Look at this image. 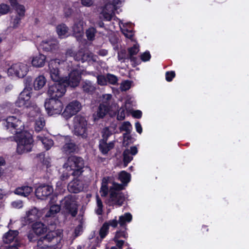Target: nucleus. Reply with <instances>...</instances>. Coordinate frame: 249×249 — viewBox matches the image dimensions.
<instances>
[{
  "instance_id": "f257e3e1",
  "label": "nucleus",
  "mask_w": 249,
  "mask_h": 249,
  "mask_svg": "<svg viewBox=\"0 0 249 249\" xmlns=\"http://www.w3.org/2000/svg\"><path fill=\"white\" fill-rule=\"evenodd\" d=\"M6 129L17 135L15 139L17 142V152L20 154L30 152L33 146V139L30 133L23 132L24 124L21 118L9 116L3 123Z\"/></svg>"
},
{
  "instance_id": "f03ea898",
  "label": "nucleus",
  "mask_w": 249,
  "mask_h": 249,
  "mask_svg": "<svg viewBox=\"0 0 249 249\" xmlns=\"http://www.w3.org/2000/svg\"><path fill=\"white\" fill-rule=\"evenodd\" d=\"M58 59H52L49 62V71L52 80L53 81H61L65 87H77L80 82L81 76L78 71H71L68 77H61L58 67L64 63Z\"/></svg>"
},
{
  "instance_id": "7ed1b4c3",
  "label": "nucleus",
  "mask_w": 249,
  "mask_h": 249,
  "mask_svg": "<svg viewBox=\"0 0 249 249\" xmlns=\"http://www.w3.org/2000/svg\"><path fill=\"white\" fill-rule=\"evenodd\" d=\"M63 167L67 171H71V175L79 177L84 171V160L80 157L71 156L64 164Z\"/></svg>"
},
{
  "instance_id": "20e7f679",
  "label": "nucleus",
  "mask_w": 249,
  "mask_h": 249,
  "mask_svg": "<svg viewBox=\"0 0 249 249\" xmlns=\"http://www.w3.org/2000/svg\"><path fill=\"white\" fill-rule=\"evenodd\" d=\"M60 205L66 215L75 217L78 212V204L75 195H69L60 200Z\"/></svg>"
},
{
  "instance_id": "39448f33",
  "label": "nucleus",
  "mask_w": 249,
  "mask_h": 249,
  "mask_svg": "<svg viewBox=\"0 0 249 249\" xmlns=\"http://www.w3.org/2000/svg\"><path fill=\"white\" fill-rule=\"evenodd\" d=\"M123 189V185L117 183H113L110 187L109 203L110 205H122L125 200L124 195L121 192Z\"/></svg>"
},
{
  "instance_id": "423d86ee",
  "label": "nucleus",
  "mask_w": 249,
  "mask_h": 249,
  "mask_svg": "<svg viewBox=\"0 0 249 249\" xmlns=\"http://www.w3.org/2000/svg\"><path fill=\"white\" fill-rule=\"evenodd\" d=\"M87 120L86 118L81 115L75 116L73 120L74 133L83 138L87 137Z\"/></svg>"
},
{
  "instance_id": "0eeeda50",
  "label": "nucleus",
  "mask_w": 249,
  "mask_h": 249,
  "mask_svg": "<svg viewBox=\"0 0 249 249\" xmlns=\"http://www.w3.org/2000/svg\"><path fill=\"white\" fill-rule=\"evenodd\" d=\"M61 232L58 231H51L45 236L37 239V247L40 249H47L51 246V243L53 240H60Z\"/></svg>"
},
{
  "instance_id": "6e6552de",
  "label": "nucleus",
  "mask_w": 249,
  "mask_h": 249,
  "mask_svg": "<svg viewBox=\"0 0 249 249\" xmlns=\"http://www.w3.org/2000/svg\"><path fill=\"white\" fill-rule=\"evenodd\" d=\"M44 107L49 115L60 114L63 106L61 101L58 99L50 98L46 102Z\"/></svg>"
},
{
  "instance_id": "1a4fd4ad",
  "label": "nucleus",
  "mask_w": 249,
  "mask_h": 249,
  "mask_svg": "<svg viewBox=\"0 0 249 249\" xmlns=\"http://www.w3.org/2000/svg\"><path fill=\"white\" fill-rule=\"evenodd\" d=\"M54 82L55 83L49 86L48 94L51 98L58 99L65 94L66 87L61 81Z\"/></svg>"
},
{
  "instance_id": "9d476101",
  "label": "nucleus",
  "mask_w": 249,
  "mask_h": 249,
  "mask_svg": "<svg viewBox=\"0 0 249 249\" xmlns=\"http://www.w3.org/2000/svg\"><path fill=\"white\" fill-rule=\"evenodd\" d=\"M28 71V67L26 64L18 63L12 65L8 69V73L15 75L19 78L24 77Z\"/></svg>"
},
{
  "instance_id": "9b49d317",
  "label": "nucleus",
  "mask_w": 249,
  "mask_h": 249,
  "mask_svg": "<svg viewBox=\"0 0 249 249\" xmlns=\"http://www.w3.org/2000/svg\"><path fill=\"white\" fill-rule=\"evenodd\" d=\"M32 90V89L30 87L24 88L15 102L17 107H26L27 106H29V104L31 102L29 100L31 97Z\"/></svg>"
},
{
  "instance_id": "f8f14e48",
  "label": "nucleus",
  "mask_w": 249,
  "mask_h": 249,
  "mask_svg": "<svg viewBox=\"0 0 249 249\" xmlns=\"http://www.w3.org/2000/svg\"><path fill=\"white\" fill-rule=\"evenodd\" d=\"M81 108L82 106L79 102L73 101L66 106L63 114L67 118H70L78 112Z\"/></svg>"
},
{
  "instance_id": "ddd939ff",
  "label": "nucleus",
  "mask_w": 249,
  "mask_h": 249,
  "mask_svg": "<svg viewBox=\"0 0 249 249\" xmlns=\"http://www.w3.org/2000/svg\"><path fill=\"white\" fill-rule=\"evenodd\" d=\"M39 47L45 52L53 53L58 49V42L54 38L47 39L42 41Z\"/></svg>"
},
{
  "instance_id": "4468645a",
  "label": "nucleus",
  "mask_w": 249,
  "mask_h": 249,
  "mask_svg": "<svg viewBox=\"0 0 249 249\" xmlns=\"http://www.w3.org/2000/svg\"><path fill=\"white\" fill-rule=\"evenodd\" d=\"M53 189L51 186L43 184L36 189L35 194L37 198L45 199L53 193Z\"/></svg>"
},
{
  "instance_id": "2eb2a0df",
  "label": "nucleus",
  "mask_w": 249,
  "mask_h": 249,
  "mask_svg": "<svg viewBox=\"0 0 249 249\" xmlns=\"http://www.w3.org/2000/svg\"><path fill=\"white\" fill-rule=\"evenodd\" d=\"M83 182L77 178L71 181L68 185V189L69 192L73 193H78L83 191Z\"/></svg>"
},
{
  "instance_id": "dca6fc26",
  "label": "nucleus",
  "mask_w": 249,
  "mask_h": 249,
  "mask_svg": "<svg viewBox=\"0 0 249 249\" xmlns=\"http://www.w3.org/2000/svg\"><path fill=\"white\" fill-rule=\"evenodd\" d=\"M139 46L137 44H135L133 47L128 49V54L127 55V58L130 59L132 63V65L135 67L140 63V60L136 57L133 55H136L139 52Z\"/></svg>"
},
{
  "instance_id": "f3484780",
  "label": "nucleus",
  "mask_w": 249,
  "mask_h": 249,
  "mask_svg": "<svg viewBox=\"0 0 249 249\" xmlns=\"http://www.w3.org/2000/svg\"><path fill=\"white\" fill-rule=\"evenodd\" d=\"M114 5L113 4L107 3L103 8L101 15L105 20L109 21L111 19L114 15Z\"/></svg>"
},
{
  "instance_id": "a211bd4d",
  "label": "nucleus",
  "mask_w": 249,
  "mask_h": 249,
  "mask_svg": "<svg viewBox=\"0 0 249 249\" xmlns=\"http://www.w3.org/2000/svg\"><path fill=\"white\" fill-rule=\"evenodd\" d=\"M138 153V149L136 146L131 147L130 149H125L123 152V160L124 167L127 166L132 160V156L135 155Z\"/></svg>"
},
{
  "instance_id": "6ab92c4d",
  "label": "nucleus",
  "mask_w": 249,
  "mask_h": 249,
  "mask_svg": "<svg viewBox=\"0 0 249 249\" xmlns=\"http://www.w3.org/2000/svg\"><path fill=\"white\" fill-rule=\"evenodd\" d=\"M132 129V126L129 122H125L123 123L122 125L120 127L121 131H125L126 133L124 134V142L123 145L125 146L128 145L129 142L127 141L131 138L129 134L130 133Z\"/></svg>"
},
{
  "instance_id": "aec40b11",
  "label": "nucleus",
  "mask_w": 249,
  "mask_h": 249,
  "mask_svg": "<svg viewBox=\"0 0 249 249\" xmlns=\"http://www.w3.org/2000/svg\"><path fill=\"white\" fill-rule=\"evenodd\" d=\"M73 34L76 36H80L84 33V21L81 18H78L74 20V24L72 27Z\"/></svg>"
},
{
  "instance_id": "412c9836",
  "label": "nucleus",
  "mask_w": 249,
  "mask_h": 249,
  "mask_svg": "<svg viewBox=\"0 0 249 249\" xmlns=\"http://www.w3.org/2000/svg\"><path fill=\"white\" fill-rule=\"evenodd\" d=\"M47 133H42L36 136V139L38 142H40L43 145L44 148L49 150L53 145V141L49 137L46 136Z\"/></svg>"
},
{
  "instance_id": "4be33fe9",
  "label": "nucleus",
  "mask_w": 249,
  "mask_h": 249,
  "mask_svg": "<svg viewBox=\"0 0 249 249\" xmlns=\"http://www.w3.org/2000/svg\"><path fill=\"white\" fill-rule=\"evenodd\" d=\"M18 231L17 230H9L5 233L2 237L3 241L5 244H9L13 241H15V243L18 242Z\"/></svg>"
},
{
  "instance_id": "5701e85b",
  "label": "nucleus",
  "mask_w": 249,
  "mask_h": 249,
  "mask_svg": "<svg viewBox=\"0 0 249 249\" xmlns=\"http://www.w3.org/2000/svg\"><path fill=\"white\" fill-rule=\"evenodd\" d=\"M33 191V188L28 186H22L15 189L14 193L19 196L26 197Z\"/></svg>"
},
{
  "instance_id": "b1692460",
  "label": "nucleus",
  "mask_w": 249,
  "mask_h": 249,
  "mask_svg": "<svg viewBox=\"0 0 249 249\" xmlns=\"http://www.w3.org/2000/svg\"><path fill=\"white\" fill-rule=\"evenodd\" d=\"M46 57L42 54H39L33 58L32 64L36 67H42L45 63Z\"/></svg>"
},
{
  "instance_id": "393cba45",
  "label": "nucleus",
  "mask_w": 249,
  "mask_h": 249,
  "mask_svg": "<svg viewBox=\"0 0 249 249\" xmlns=\"http://www.w3.org/2000/svg\"><path fill=\"white\" fill-rule=\"evenodd\" d=\"M104 105V104H100L96 112L94 114L95 120L103 118L109 111L110 108Z\"/></svg>"
},
{
  "instance_id": "a878e982",
  "label": "nucleus",
  "mask_w": 249,
  "mask_h": 249,
  "mask_svg": "<svg viewBox=\"0 0 249 249\" xmlns=\"http://www.w3.org/2000/svg\"><path fill=\"white\" fill-rule=\"evenodd\" d=\"M114 146V143L111 142L107 143V141L105 140H101L99 144V149L102 153L104 154L107 153V152L112 149Z\"/></svg>"
},
{
  "instance_id": "bb28decb",
  "label": "nucleus",
  "mask_w": 249,
  "mask_h": 249,
  "mask_svg": "<svg viewBox=\"0 0 249 249\" xmlns=\"http://www.w3.org/2000/svg\"><path fill=\"white\" fill-rule=\"evenodd\" d=\"M132 219V216L130 213H125L124 215L119 216L118 220L119 224L122 228L125 229V228H126V224L130 222Z\"/></svg>"
},
{
  "instance_id": "cd10ccee",
  "label": "nucleus",
  "mask_w": 249,
  "mask_h": 249,
  "mask_svg": "<svg viewBox=\"0 0 249 249\" xmlns=\"http://www.w3.org/2000/svg\"><path fill=\"white\" fill-rule=\"evenodd\" d=\"M41 216V213L36 208L31 209L27 213V220L30 222L38 219Z\"/></svg>"
},
{
  "instance_id": "c85d7f7f",
  "label": "nucleus",
  "mask_w": 249,
  "mask_h": 249,
  "mask_svg": "<svg viewBox=\"0 0 249 249\" xmlns=\"http://www.w3.org/2000/svg\"><path fill=\"white\" fill-rule=\"evenodd\" d=\"M33 230L36 235H41L46 232L47 227L41 222H36L33 225Z\"/></svg>"
},
{
  "instance_id": "c756f323",
  "label": "nucleus",
  "mask_w": 249,
  "mask_h": 249,
  "mask_svg": "<svg viewBox=\"0 0 249 249\" xmlns=\"http://www.w3.org/2000/svg\"><path fill=\"white\" fill-rule=\"evenodd\" d=\"M82 89L84 92L91 94L96 90V87L91 81L86 80L82 83Z\"/></svg>"
},
{
  "instance_id": "7c9ffc66",
  "label": "nucleus",
  "mask_w": 249,
  "mask_h": 249,
  "mask_svg": "<svg viewBox=\"0 0 249 249\" xmlns=\"http://www.w3.org/2000/svg\"><path fill=\"white\" fill-rule=\"evenodd\" d=\"M26 108L29 109V116L32 117L37 116L39 115L40 113L39 107L34 103L30 102L29 104V106H27Z\"/></svg>"
},
{
  "instance_id": "2f4dec72",
  "label": "nucleus",
  "mask_w": 249,
  "mask_h": 249,
  "mask_svg": "<svg viewBox=\"0 0 249 249\" xmlns=\"http://www.w3.org/2000/svg\"><path fill=\"white\" fill-rule=\"evenodd\" d=\"M76 148L77 147L75 144L71 141H70L63 146L62 150L63 152L68 155L75 152Z\"/></svg>"
},
{
  "instance_id": "473e14b6",
  "label": "nucleus",
  "mask_w": 249,
  "mask_h": 249,
  "mask_svg": "<svg viewBox=\"0 0 249 249\" xmlns=\"http://www.w3.org/2000/svg\"><path fill=\"white\" fill-rule=\"evenodd\" d=\"M46 80L43 75H39L34 81V86L36 90H39L42 88L45 85Z\"/></svg>"
},
{
  "instance_id": "72a5a7b5",
  "label": "nucleus",
  "mask_w": 249,
  "mask_h": 249,
  "mask_svg": "<svg viewBox=\"0 0 249 249\" xmlns=\"http://www.w3.org/2000/svg\"><path fill=\"white\" fill-rule=\"evenodd\" d=\"M45 124V122L44 118L43 117H39V118L35 122V131L37 132L42 131L43 133H47L46 131L43 130Z\"/></svg>"
},
{
  "instance_id": "f704fd0d",
  "label": "nucleus",
  "mask_w": 249,
  "mask_h": 249,
  "mask_svg": "<svg viewBox=\"0 0 249 249\" xmlns=\"http://www.w3.org/2000/svg\"><path fill=\"white\" fill-rule=\"evenodd\" d=\"M84 51V50L81 49L77 52L76 53H74L71 50H69L67 51L66 53V56L67 57L72 56L73 57L74 60L78 61H81L82 62Z\"/></svg>"
},
{
  "instance_id": "c9c22d12",
  "label": "nucleus",
  "mask_w": 249,
  "mask_h": 249,
  "mask_svg": "<svg viewBox=\"0 0 249 249\" xmlns=\"http://www.w3.org/2000/svg\"><path fill=\"white\" fill-rule=\"evenodd\" d=\"M100 104H104L105 106L110 107L112 102V95L110 94H104L100 97Z\"/></svg>"
},
{
  "instance_id": "e433bc0d",
  "label": "nucleus",
  "mask_w": 249,
  "mask_h": 249,
  "mask_svg": "<svg viewBox=\"0 0 249 249\" xmlns=\"http://www.w3.org/2000/svg\"><path fill=\"white\" fill-rule=\"evenodd\" d=\"M69 28L65 24H61L56 27V32L61 38H63L66 36L68 32Z\"/></svg>"
},
{
  "instance_id": "4c0bfd02",
  "label": "nucleus",
  "mask_w": 249,
  "mask_h": 249,
  "mask_svg": "<svg viewBox=\"0 0 249 249\" xmlns=\"http://www.w3.org/2000/svg\"><path fill=\"white\" fill-rule=\"evenodd\" d=\"M97 56L93 54L89 51H84L82 62L88 61L89 63H92L97 61Z\"/></svg>"
},
{
  "instance_id": "58836bf2",
  "label": "nucleus",
  "mask_w": 249,
  "mask_h": 249,
  "mask_svg": "<svg viewBox=\"0 0 249 249\" xmlns=\"http://www.w3.org/2000/svg\"><path fill=\"white\" fill-rule=\"evenodd\" d=\"M61 205H53L50 207V210L45 214L46 217H53L60 211Z\"/></svg>"
},
{
  "instance_id": "ea45409f",
  "label": "nucleus",
  "mask_w": 249,
  "mask_h": 249,
  "mask_svg": "<svg viewBox=\"0 0 249 249\" xmlns=\"http://www.w3.org/2000/svg\"><path fill=\"white\" fill-rule=\"evenodd\" d=\"M130 175L124 171H122L119 174V178L124 184L128 183L130 180Z\"/></svg>"
},
{
  "instance_id": "a19ab883",
  "label": "nucleus",
  "mask_w": 249,
  "mask_h": 249,
  "mask_svg": "<svg viewBox=\"0 0 249 249\" xmlns=\"http://www.w3.org/2000/svg\"><path fill=\"white\" fill-rule=\"evenodd\" d=\"M101 195L102 196H106L108 192V188L107 187V179L104 178L102 180V186L100 189Z\"/></svg>"
},
{
  "instance_id": "79ce46f5",
  "label": "nucleus",
  "mask_w": 249,
  "mask_h": 249,
  "mask_svg": "<svg viewBox=\"0 0 249 249\" xmlns=\"http://www.w3.org/2000/svg\"><path fill=\"white\" fill-rule=\"evenodd\" d=\"M126 228L125 229L122 228V229L117 231L116 232L114 240L119 239L121 238H124L126 239L128 237V234L126 232Z\"/></svg>"
},
{
  "instance_id": "37998d69",
  "label": "nucleus",
  "mask_w": 249,
  "mask_h": 249,
  "mask_svg": "<svg viewBox=\"0 0 249 249\" xmlns=\"http://www.w3.org/2000/svg\"><path fill=\"white\" fill-rule=\"evenodd\" d=\"M108 227L107 223H104L99 231V235L101 239H103L108 232Z\"/></svg>"
},
{
  "instance_id": "c03bdc74",
  "label": "nucleus",
  "mask_w": 249,
  "mask_h": 249,
  "mask_svg": "<svg viewBox=\"0 0 249 249\" xmlns=\"http://www.w3.org/2000/svg\"><path fill=\"white\" fill-rule=\"evenodd\" d=\"M96 33V29L93 27L89 28L86 31V36L89 40H92L94 39Z\"/></svg>"
},
{
  "instance_id": "a18cd8bd",
  "label": "nucleus",
  "mask_w": 249,
  "mask_h": 249,
  "mask_svg": "<svg viewBox=\"0 0 249 249\" xmlns=\"http://www.w3.org/2000/svg\"><path fill=\"white\" fill-rule=\"evenodd\" d=\"M107 82H108L109 84L113 85H116L117 84L118 79L117 77L115 75L108 73L107 75Z\"/></svg>"
},
{
  "instance_id": "49530a36",
  "label": "nucleus",
  "mask_w": 249,
  "mask_h": 249,
  "mask_svg": "<svg viewBox=\"0 0 249 249\" xmlns=\"http://www.w3.org/2000/svg\"><path fill=\"white\" fill-rule=\"evenodd\" d=\"M14 6H15L16 10L19 17H23L25 11L24 6L22 5L17 4V3Z\"/></svg>"
},
{
  "instance_id": "de8ad7c7",
  "label": "nucleus",
  "mask_w": 249,
  "mask_h": 249,
  "mask_svg": "<svg viewBox=\"0 0 249 249\" xmlns=\"http://www.w3.org/2000/svg\"><path fill=\"white\" fill-rule=\"evenodd\" d=\"M131 86V81L125 80L122 82L120 85V89L122 91H126L130 88Z\"/></svg>"
},
{
  "instance_id": "09e8293b",
  "label": "nucleus",
  "mask_w": 249,
  "mask_h": 249,
  "mask_svg": "<svg viewBox=\"0 0 249 249\" xmlns=\"http://www.w3.org/2000/svg\"><path fill=\"white\" fill-rule=\"evenodd\" d=\"M96 203L97 206L96 213L99 215L101 214L103 212V204L98 196H96Z\"/></svg>"
},
{
  "instance_id": "8fccbe9b",
  "label": "nucleus",
  "mask_w": 249,
  "mask_h": 249,
  "mask_svg": "<svg viewBox=\"0 0 249 249\" xmlns=\"http://www.w3.org/2000/svg\"><path fill=\"white\" fill-rule=\"evenodd\" d=\"M102 137L103 139L102 140H105V141L107 140L108 138L111 135L112 132L109 130L108 127L104 128L102 130Z\"/></svg>"
},
{
  "instance_id": "3c124183",
  "label": "nucleus",
  "mask_w": 249,
  "mask_h": 249,
  "mask_svg": "<svg viewBox=\"0 0 249 249\" xmlns=\"http://www.w3.org/2000/svg\"><path fill=\"white\" fill-rule=\"evenodd\" d=\"M118 59L121 62H124L125 59H128L125 50H122L118 53Z\"/></svg>"
},
{
  "instance_id": "603ef678",
  "label": "nucleus",
  "mask_w": 249,
  "mask_h": 249,
  "mask_svg": "<svg viewBox=\"0 0 249 249\" xmlns=\"http://www.w3.org/2000/svg\"><path fill=\"white\" fill-rule=\"evenodd\" d=\"M97 83L101 86H104L107 84V76L104 75H99L97 77Z\"/></svg>"
},
{
  "instance_id": "864d4df0",
  "label": "nucleus",
  "mask_w": 249,
  "mask_h": 249,
  "mask_svg": "<svg viewBox=\"0 0 249 249\" xmlns=\"http://www.w3.org/2000/svg\"><path fill=\"white\" fill-rule=\"evenodd\" d=\"M9 6L6 4H1L0 5V13L1 14H6L9 11Z\"/></svg>"
},
{
  "instance_id": "5fc2aeb1",
  "label": "nucleus",
  "mask_w": 249,
  "mask_h": 249,
  "mask_svg": "<svg viewBox=\"0 0 249 249\" xmlns=\"http://www.w3.org/2000/svg\"><path fill=\"white\" fill-rule=\"evenodd\" d=\"M105 223H107L108 228L109 226H111L113 228H116L117 227L118 224H119L118 220H117L116 219L110 220L108 222H105Z\"/></svg>"
},
{
  "instance_id": "6e6d98bb",
  "label": "nucleus",
  "mask_w": 249,
  "mask_h": 249,
  "mask_svg": "<svg viewBox=\"0 0 249 249\" xmlns=\"http://www.w3.org/2000/svg\"><path fill=\"white\" fill-rule=\"evenodd\" d=\"M151 55L149 52H145L141 55V58L143 61H147L150 60Z\"/></svg>"
},
{
  "instance_id": "4d7b16f0",
  "label": "nucleus",
  "mask_w": 249,
  "mask_h": 249,
  "mask_svg": "<svg viewBox=\"0 0 249 249\" xmlns=\"http://www.w3.org/2000/svg\"><path fill=\"white\" fill-rule=\"evenodd\" d=\"M122 32L124 36L128 38H131L133 36V33L131 30L127 29H122Z\"/></svg>"
},
{
  "instance_id": "13d9d810",
  "label": "nucleus",
  "mask_w": 249,
  "mask_h": 249,
  "mask_svg": "<svg viewBox=\"0 0 249 249\" xmlns=\"http://www.w3.org/2000/svg\"><path fill=\"white\" fill-rule=\"evenodd\" d=\"M117 118L118 120H123L124 119L125 110L124 108H120L119 110Z\"/></svg>"
},
{
  "instance_id": "bf43d9fd",
  "label": "nucleus",
  "mask_w": 249,
  "mask_h": 249,
  "mask_svg": "<svg viewBox=\"0 0 249 249\" xmlns=\"http://www.w3.org/2000/svg\"><path fill=\"white\" fill-rule=\"evenodd\" d=\"M175 76V73L173 71L166 72V80L168 82L171 81Z\"/></svg>"
},
{
  "instance_id": "052dcab7",
  "label": "nucleus",
  "mask_w": 249,
  "mask_h": 249,
  "mask_svg": "<svg viewBox=\"0 0 249 249\" xmlns=\"http://www.w3.org/2000/svg\"><path fill=\"white\" fill-rule=\"evenodd\" d=\"M65 16L66 17H69L72 13V10L69 7H65L64 10Z\"/></svg>"
},
{
  "instance_id": "680f3d73",
  "label": "nucleus",
  "mask_w": 249,
  "mask_h": 249,
  "mask_svg": "<svg viewBox=\"0 0 249 249\" xmlns=\"http://www.w3.org/2000/svg\"><path fill=\"white\" fill-rule=\"evenodd\" d=\"M36 234L34 232H30L28 234V238L30 241L34 242L37 241V238L35 235Z\"/></svg>"
},
{
  "instance_id": "e2e57ef3",
  "label": "nucleus",
  "mask_w": 249,
  "mask_h": 249,
  "mask_svg": "<svg viewBox=\"0 0 249 249\" xmlns=\"http://www.w3.org/2000/svg\"><path fill=\"white\" fill-rule=\"evenodd\" d=\"M82 4L86 6H91L93 3V0H81Z\"/></svg>"
},
{
  "instance_id": "0e129e2a",
  "label": "nucleus",
  "mask_w": 249,
  "mask_h": 249,
  "mask_svg": "<svg viewBox=\"0 0 249 249\" xmlns=\"http://www.w3.org/2000/svg\"><path fill=\"white\" fill-rule=\"evenodd\" d=\"M114 241L115 242L116 244L117 247L119 249H122L123 247V246L124 245V240H114Z\"/></svg>"
},
{
  "instance_id": "69168bd1",
  "label": "nucleus",
  "mask_w": 249,
  "mask_h": 249,
  "mask_svg": "<svg viewBox=\"0 0 249 249\" xmlns=\"http://www.w3.org/2000/svg\"><path fill=\"white\" fill-rule=\"evenodd\" d=\"M82 227L81 226L78 225L77 227H76L74 231L75 236L76 237L79 236L82 232Z\"/></svg>"
},
{
  "instance_id": "338daca9",
  "label": "nucleus",
  "mask_w": 249,
  "mask_h": 249,
  "mask_svg": "<svg viewBox=\"0 0 249 249\" xmlns=\"http://www.w3.org/2000/svg\"><path fill=\"white\" fill-rule=\"evenodd\" d=\"M12 205L13 207L16 208H20L22 206V203L21 201H14L12 203Z\"/></svg>"
},
{
  "instance_id": "774afa93",
  "label": "nucleus",
  "mask_w": 249,
  "mask_h": 249,
  "mask_svg": "<svg viewBox=\"0 0 249 249\" xmlns=\"http://www.w3.org/2000/svg\"><path fill=\"white\" fill-rule=\"evenodd\" d=\"M20 17H16L13 21V26L14 27L16 28L18 26V25L19 24L20 19H21Z\"/></svg>"
}]
</instances>
